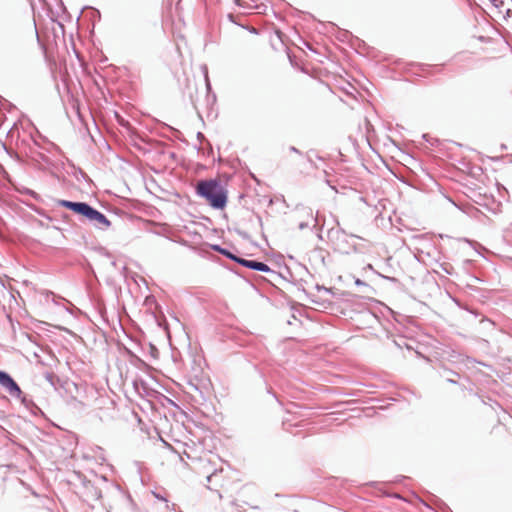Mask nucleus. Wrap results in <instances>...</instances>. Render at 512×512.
Listing matches in <instances>:
<instances>
[{
	"instance_id": "obj_1",
	"label": "nucleus",
	"mask_w": 512,
	"mask_h": 512,
	"mask_svg": "<svg viewBox=\"0 0 512 512\" xmlns=\"http://www.w3.org/2000/svg\"><path fill=\"white\" fill-rule=\"evenodd\" d=\"M196 192L215 209H223L227 202V192L218 180L199 181Z\"/></svg>"
},
{
	"instance_id": "obj_2",
	"label": "nucleus",
	"mask_w": 512,
	"mask_h": 512,
	"mask_svg": "<svg viewBox=\"0 0 512 512\" xmlns=\"http://www.w3.org/2000/svg\"><path fill=\"white\" fill-rule=\"evenodd\" d=\"M59 206L65 207L74 213L83 216L85 219L93 223L99 229H107L111 222L107 217L96 209L92 208L84 202H72L68 200H58Z\"/></svg>"
},
{
	"instance_id": "obj_3",
	"label": "nucleus",
	"mask_w": 512,
	"mask_h": 512,
	"mask_svg": "<svg viewBox=\"0 0 512 512\" xmlns=\"http://www.w3.org/2000/svg\"><path fill=\"white\" fill-rule=\"evenodd\" d=\"M0 385L13 397L20 398L23 394L18 384L4 371H0Z\"/></svg>"
},
{
	"instance_id": "obj_4",
	"label": "nucleus",
	"mask_w": 512,
	"mask_h": 512,
	"mask_svg": "<svg viewBox=\"0 0 512 512\" xmlns=\"http://www.w3.org/2000/svg\"><path fill=\"white\" fill-rule=\"evenodd\" d=\"M236 261L240 264H242L243 266L245 267H248V268H251V269H254V270H258V271H261V272H269L271 269L270 267L263 263V262H258V261H253V260H246V259H236Z\"/></svg>"
},
{
	"instance_id": "obj_5",
	"label": "nucleus",
	"mask_w": 512,
	"mask_h": 512,
	"mask_svg": "<svg viewBox=\"0 0 512 512\" xmlns=\"http://www.w3.org/2000/svg\"><path fill=\"white\" fill-rule=\"evenodd\" d=\"M437 7L436 0H422V15L425 20H429Z\"/></svg>"
},
{
	"instance_id": "obj_6",
	"label": "nucleus",
	"mask_w": 512,
	"mask_h": 512,
	"mask_svg": "<svg viewBox=\"0 0 512 512\" xmlns=\"http://www.w3.org/2000/svg\"><path fill=\"white\" fill-rule=\"evenodd\" d=\"M215 250L219 251L221 254L233 259L236 261V259H238L236 256L232 255L229 251L225 250V249H221L219 247H215Z\"/></svg>"
},
{
	"instance_id": "obj_7",
	"label": "nucleus",
	"mask_w": 512,
	"mask_h": 512,
	"mask_svg": "<svg viewBox=\"0 0 512 512\" xmlns=\"http://www.w3.org/2000/svg\"><path fill=\"white\" fill-rule=\"evenodd\" d=\"M174 68L175 69H173L172 65L170 66V70L173 72V74L177 77V80L179 81V77H178L179 69L177 68V66H175Z\"/></svg>"
}]
</instances>
